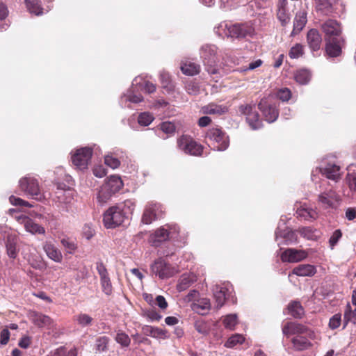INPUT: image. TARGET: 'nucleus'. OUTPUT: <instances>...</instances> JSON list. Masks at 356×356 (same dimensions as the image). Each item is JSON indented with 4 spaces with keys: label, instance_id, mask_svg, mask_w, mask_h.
Listing matches in <instances>:
<instances>
[{
    "label": "nucleus",
    "instance_id": "obj_63",
    "mask_svg": "<svg viewBox=\"0 0 356 356\" xmlns=\"http://www.w3.org/2000/svg\"><path fill=\"white\" fill-rule=\"evenodd\" d=\"M97 270L100 276V279L108 276L107 269L102 262L97 263Z\"/></svg>",
    "mask_w": 356,
    "mask_h": 356
},
{
    "label": "nucleus",
    "instance_id": "obj_45",
    "mask_svg": "<svg viewBox=\"0 0 356 356\" xmlns=\"http://www.w3.org/2000/svg\"><path fill=\"white\" fill-rule=\"evenodd\" d=\"M213 296L217 303V307H221L226 300V290L223 288H220L219 290H216L214 292Z\"/></svg>",
    "mask_w": 356,
    "mask_h": 356
},
{
    "label": "nucleus",
    "instance_id": "obj_46",
    "mask_svg": "<svg viewBox=\"0 0 356 356\" xmlns=\"http://www.w3.org/2000/svg\"><path fill=\"white\" fill-rule=\"evenodd\" d=\"M297 214L305 220L315 219L316 218V211L309 209L300 208L297 210Z\"/></svg>",
    "mask_w": 356,
    "mask_h": 356
},
{
    "label": "nucleus",
    "instance_id": "obj_34",
    "mask_svg": "<svg viewBox=\"0 0 356 356\" xmlns=\"http://www.w3.org/2000/svg\"><path fill=\"white\" fill-rule=\"evenodd\" d=\"M246 121L250 127L254 129H258L261 127V121L259 119V115L257 111H252L247 117Z\"/></svg>",
    "mask_w": 356,
    "mask_h": 356
},
{
    "label": "nucleus",
    "instance_id": "obj_17",
    "mask_svg": "<svg viewBox=\"0 0 356 356\" xmlns=\"http://www.w3.org/2000/svg\"><path fill=\"white\" fill-rule=\"evenodd\" d=\"M18 221L24 225V227L27 232L33 234H44L45 233V229L43 227L35 223L31 218L26 216L19 217Z\"/></svg>",
    "mask_w": 356,
    "mask_h": 356
},
{
    "label": "nucleus",
    "instance_id": "obj_2",
    "mask_svg": "<svg viewBox=\"0 0 356 356\" xmlns=\"http://www.w3.org/2000/svg\"><path fill=\"white\" fill-rule=\"evenodd\" d=\"M227 37L236 39H243L246 37H252L255 33L254 28L252 23H236L226 25Z\"/></svg>",
    "mask_w": 356,
    "mask_h": 356
},
{
    "label": "nucleus",
    "instance_id": "obj_15",
    "mask_svg": "<svg viewBox=\"0 0 356 356\" xmlns=\"http://www.w3.org/2000/svg\"><path fill=\"white\" fill-rule=\"evenodd\" d=\"M307 43L312 51L320 50L322 44V36L316 29L308 31L306 36Z\"/></svg>",
    "mask_w": 356,
    "mask_h": 356
},
{
    "label": "nucleus",
    "instance_id": "obj_13",
    "mask_svg": "<svg viewBox=\"0 0 356 356\" xmlns=\"http://www.w3.org/2000/svg\"><path fill=\"white\" fill-rule=\"evenodd\" d=\"M325 35V40L342 35L341 24L335 19H328L321 26Z\"/></svg>",
    "mask_w": 356,
    "mask_h": 356
},
{
    "label": "nucleus",
    "instance_id": "obj_16",
    "mask_svg": "<svg viewBox=\"0 0 356 356\" xmlns=\"http://www.w3.org/2000/svg\"><path fill=\"white\" fill-rule=\"evenodd\" d=\"M312 339L305 334L294 336L291 340L292 349L295 351H304L312 348Z\"/></svg>",
    "mask_w": 356,
    "mask_h": 356
},
{
    "label": "nucleus",
    "instance_id": "obj_27",
    "mask_svg": "<svg viewBox=\"0 0 356 356\" xmlns=\"http://www.w3.org/2000/svg\"><path fill=\"white\" fill-rule=\"evenodd\" d=\"M24 3L28 11L36 16L43 14V7L40 0H24Z\"/></svg>",
    "mask_w": 356,
    "mask_h": 356
},
{
    "label": "nucleus",
    "instance_id": "obj_30",
    "mask_svg": "<svg viewBox=\"0 0 356 356\" xmlns=\"http://www.w3.org/2000/svg\"><path fill=\"white\" fill-rule=\"evenodd\" d=\"M339 170V166L329 163L323 169V174L329 179L337 181L340 178Z\"/></svg>",
    "mask_w": 356,
    "mask_h": 356
},
{
    "label": "nucleus",
    "instance_id": "obj_6",
    "mask_svg": "<svg viewBox=\"0 0 356 356\" xmlns=\"http://www.w3.org/2000/svg\"><path fill=\"white\" fill-rule=\"evenodd\" d=\"M282 332L286 337L290 336H298L301 334H305L310 339H314L315 334L307 326L297 323L289 321L286 323L282 327Z\"/></svg>",
    "mask_w": 356,
    "mask_h": 356
},
{
    "label": "nucleus",
    "instance_id": "obj_31",
    "mask_svg": "<svg viewBox=\"0 0 356 356\" xmlns=\"http://www.w3.org/2000/svg\"><path fill=\"white\" fill-rule=\"evenodd\" d=\"M7 254L9 257L15 259L18 254L17 249V238L14 236H8L6 243Z\"/></svg>",
    "mask_w": 356,
    "mask_h": 356
},
{
    "label": "nucleus",
    "instance_id": "obj_49",
    "mask_svg": "<svg viewBox=\"0 0 356 356\" xmlns=\"http://www.w3.org/2000/svg\"><path fill=\"white\" fill-rule=\"evenodd\" d=\"M165 227L169 233L170 239L177 238L179 233V227L177 224H166Z\"/></svg>",
    "mask_w": 356,
    "mask_h": 356
},
{
    "label": "nucleus",
    "instance_id": "obj_41",
    "mask_svg": "<svg viewBox=\"0 0 356 356\" xmlns=\"http://www.w3.org/2000/svg\"><path fill=\"white\" fill-rule=\"evenodd\" d=\"M74 321L81 327L89 326L92 324L93 318L87 314L80 313L74 316Z\"/></svg>",
    "mask_w": 356,
    "mask_h": 356
},
{
    "label": "nucleus",
    "instance_id": "obj_3",
    "mask_svg": "<svg viewBox=\"0 0 356 356\" xmlns=\"http://www.w3.org/2000/svg\"><path fill=\"white\" fill-rule=\"evenodd\" d=\"M125 217V213L122 207L113 206L104 213L103 222L107 229L115 228L124 222Z\"/></svg>",
    "mask_w": 356,
    "mask_h": 356
},
{
    "label": "nucleus",
    "instance_id": "obj_39",
    "mask_svg": "<svg viewBox=\"0 0 356 356\" xmlns=\"http://www.w3.org/2000/svg\"><path fill=\"white\" fill-rule=\"evenodd\" d=\"M110 339L108 337L102 336L96 339L95 350L97 353H103L108 350Z\"/></svg>",
    "mask_w": 356,
    "mask_h": 356
},
{
    "label": "nucleus",
    "instance_id": "obj_28",
    "mask_svg": "<svg viewBox=\"0 0 356 356\" xmlns=\"http://www.w3.org/2000/svg\"><path fill=\"white\" fill-rule=\"evenodd\" d=\"M316 8L325 15H330L334 13V6L331 0H315Z\"/></svg>",
    "mask_w": 356,
    "mask_h": 356
},
{
    "label": "nucleus",
    "instance_id": "obj_55",
    "mask_svg": "<svg viewBox=\"0 0 356 356\" xmlns=\"http://www.w3.org/2000/svg\"><path fill=\"white\" fill-rule=\"evenodd\" d=\"M342 236V232L340 229H336L329 240V244L331 249H333Z\"/></svg>",
    "mask_w": 356,
    "mask_h": 356
},
{
    "label": "nucleus",
    "instance_id": "obj_58",
    "mask_svg": "<svg viewBox=\"0 0 356 356\" xmlns=\"http://www.w3.org/2000/svg\"><path fill=\"white\" fill-rule=\"evenodd\" d=\"M65 193L66 191L65 190L58 187L57 190L53 194L52 198L54 201L60 203L65 202Z\"/></svg>",
    "mask_w": 356,
    "mask_h": 356
},
{
    "label": "nucleus",
    "instance_id": "obj_37",
    "mask_svg": "<svg viewBox=\"0 0 356 356\" xmlns=\"http://www.w3.org/2000/svg\"><path fill=\"white\" fill-rule=\"evenodd\" d=\"M47 356H77V350L76 348L67 350L66 348L61 346L51 352Z\"/></svg>",
    "mask_w": 356,
    "mask_h": 356
},
{
    "label": "nucleus",
    "instance_id": "obj_52",
    "mask_svg": "<svg viewBox=\"0 0 356 356\" xmlns=\"http://www.w3.org/2000/svg\"><path fill=\"white\" fill-rule=\"evenodd\" d=\"M277 97L282 102H287L291 97V92L287 88H283L277 90Z\"/></svg>",
    "mask_w": 356,
    "mask_h": 356
},
{
    "label": "nucleus",
    "instance_id": "obj_7",
    "mask_svg": "<svg viewBox=\"0 0 356 356\" xmlns=\"http://www.w3.org/2000/svg\"><path fill=\"white\" fill-rule=\"evenodd\" d=\"M164 210L160 203L150 202L146 205L143 216L142 222L144 224L149 225L153 221L163 218Z\"/></svg>",
    "mask_w": 356,
    "mask_h": 356
},
{
    "label": "nucleus",
    "instance_id": "obj_29",
    "mask_svg": "<svg viewBox=\"0 0 356 356\" xmlns=\"http://www.w3.org/2000/svg\"><path fill=\"white\" fill-rule=\"evenodd\" d=\"M289 314L295 318H302L305 315V310L298 301L291 302L287 307Z\"/></svg>",
    "mask_w": 356,
    "mask_h": 356
},
{
    "label": "nucleus",
    "instance_id": "obj_32",
    "mask_svg": "<svg viewBox=\"0 0 356 356\" xmlns=\"http://www.w3.org/2000/svg\"><path fill=\"white\" fill-rule=\"evenodd\" d=\"M181 70L186 75L193 76L200 73V66L195 63L188 62L181 66Z\"/></svg>",
    "mask_w": 356,
    "mask_h": 356
},
{
    "label": "nucleus",
    "instance_id": "obj_51",
    "mask_svg": "<svg viewBox=\"0 0 356 356\" xmlns=\"http://www.w3.org/2000/svg\"><path fill=\"white\" fill-rule=\"evenodd\" d=\"M60 243L66 249L67 252L70 254L73 253V252L77 248L76 244L74 242L73 240L70 238H63L60 241Z\"/></svg>",
    "mask_w": 356,
    "mask_h": 356
},
{
    "label": "nucleus",
    "instance_id": "obj_48",
    "mask_svg": "<svg viewBox=\"0 0 356 356\" xmlns=\"http://www.w3.org/2000/svg\"><path fill=\"white\" fill-rule=\"evenodd\" d=\"M298 232L300 233V234L303 236L304 238H306L309 240L314 239L316 235H315V231L310 227H303L298 229Z\"/></svg>",
    "mask_w": 356,
    "mask_h": 356
},
{
    "label": "nucleus",
    "instance_id": "obj_33",
    "mask_svg": "<svg viewBox=\"0 0 356 356\" xmlns=\"http://www.w3.org/2000/svg\"><path fill=\"white\" fill-rule=\"evenodd\" d=\"M145 333L149 334L154 338H167V331L159 327L146 325L143 328Z\"/></svg>",
    "mask_w": 356,
    "mask_h": 356
},
{
    "label": "nucleus",
    "instance_id": "obj_47",
    "mask_svg": "<svg viewBox=\"0 0 356 356\" xmlns=\"http://www.w3.org/2000/svg\"><path fill=\"white\" fill-rule=\"evenodd\" d=\"M102 291L108 296L112 293L113 287L109 276L100 279Z\"/></svg>",
    "mask_w": 356,
    "mask_h": 356
},
{
    "label": "nucleus",
    "instance_id": "obj_23",
    "mask_svg": "<svg viewBox=\"0 0 356 356\" xmlns=\"http://www.w3.org/2000/svg\"><path fill=\"white\" fill-rule=\"evenodd\" d=\"M43 249L49 259L58 263L62 261V253L54 244L46 243L43 246Z\"/></svg>",
    "mask_w": 356,
    "mask_h": 356
},
{
    "label": "nucleus",
    "instance_id": "obj_8",
    "mask_svg": "<svg viewBox=\"0 0 356 356\" xmlns=\"http://www.w3.org/2000/svg\"><path fill=\"white\" fill-rule=\"evenodd\" d=\"M19 188L26 195L37 200L42 199L37 179L33 177H25L19 180Z\"/></svg>",
    "mask_w": 356,
    "mask_h": 356
},
{
    "label": "nucleus",
    "instance_id": "obj_60",
    "mask_svg": "<svg viewBox=\"0 0 356 356\" xmlns=\"http://www.w3.org/2000/svg\"><path fill=\"white\" fill-rule=\"evenodd\" d=\"M145 316L152 321H159L162 318V316L153 309L147 310Z\"/></svg>",
    "mask_w": 356,
    "mask_h": 356
},
{
    "label": "nucleus",
    "instance_id": "obj_10",
    "mask_svg": "<svg viewBox=\"0 0 356 356\" xmlns=\"http://www.w3.org/2000/svg\"><path fill=\"white\" fill-rule=\"evenodd\" d=\"M92 155V149L90 147H83L79 149L72 156L73 164L79 170H84L88 168V163Z\"/></svg>",
    "mask_w": 356,
    "mask_h": 356
},
{
    "label": "nucleus",
    "instance_id": "obj_20",
    "mask_svg": "<svg viewBox=\"0 0 356 356\" xmlns=\"http://www.w3.org/2000/svg\"><path fill=\"white\" fill-rule=\"evenodd\" d=\"M307 22V12L305 10H299L295 16L293 20V29L291 35L298 34L305 26Z\"/></svg>",
    "mask_w": 356,
    "mask_h": 356
},
{
    "label": "nucleus",
    "instance_id": "obj_54",
    "mask_svg": "<svg viewBox=\"0 0 356 356\" xmlns=\"http://www.w3.org/2000/svg\"><path fill=\"white\" fill-rule=\"evenodd\" d=\"M341 314L340 313L336 314L331 317L329 321V327L332 330H335L341 325Z\"/></svg>",
    "mask_w": 356,
    "mask_h": 356
},
{
    "label": "nucleus",
    "instance_id": "obj_59",
    "mask_svg": "<svg viewBox=\"0 0 356 356\" xmlns=\"http://www.w3.org/2000/svg\"><path fill=\"white\" fill-rule=\"evenodd\" d=\"M95 230L89 224H85L82 228V235L87 240H90L95 235Z\"/></svg>",
    "mask_w": 356,
    "mask_h": 356
},
{
    "label": "nucleus",
    "instance_id": "obj_21",
    "mask_svg": "<svg viewBox=\"0 0 356 356\" xmlns=\"http://www.w3.org/2000/svg\"><path fill=\"white\" fill-rule=\"evenodd\" d=\"M197 280L196 276L193 273H184L178 280L177 289L178 291H184L188 289Z\"/></svg>",
    "mask_w": 356,
    "mask_h": 356
},
{
    "label": "nucleus",
    "instance_id": "obj_22",
    "mask_svg": "<svg viewBox=\"0 0 356 356\" xmlns=\"http://www.w3.org/2000/svg\"><path fill=\"white\" fill-rule=\"evenodd\" d=\"M31 319L35 325L40 327H50L53 323L49 316L38 312H33L31 314Z\"/></svg>",
    "mask_w": 356,
    "mask_h": 356
},
{
    "label": "nucleus",
    "instance_id": "obj_40",
    "mask_svg": "<svg viewBox=\"0 0 356 356\" xmlns=\"http://www.w3.org/2000/svg\"><path fill=\"white\" fill-rule=\"evenodd\" d=\"M305 54V47L300 43H296L289 51V56L291 59H296L302 56Z\"/></svg>",
    "mask_w": 356,
    "mask_h": 356
},
{
    "label": "nucleus",
    "instance_id": "obj_26",
    "mask_svg": "<svg viewBox=\"0 0 356 356\" xmlns=\"http://www.w3.org/2000/svg\"><path fill=\"white\" fill-rule=\"evenodd\" d=\"M203 112L209 115H221L228 112V107L225 105L211 103L203 107Z\"/></svg>",
    "mask_w": 356,
    "mask_h": 356
},
{
    "label": "nucleus",
    "instance_id": "obj_18",
    "mask_svg": "<svg viewBox=\"0 0 356 356\" xmlns=\"http://www.w3.org/2000/svg\"><path fill=\"white\" fill-rule=\"evenodd\" d=\"M287 0H279L277 5V17L282 26H286L290 22V13L286 8Z\"/></svg>",
    "mask_w": 356,
    "mask_h": 356
},
{
    "label": "nucleus",
    "instance_id": "obj_11",
    "mask_svg": "<svg viewBox=\"0 0 356 356\" xmlns=\"http://www.w3.org/2000/svg\"><path fill=\"white\" fill-rule=\"evenodd\" d=\"M325 40V52L330 57H338L342 54V49L346 46L343 36L332 38Z\"/></svg>",
    "mask_w": 356,
    "mask_h": 356
},
{
    "label": "nucleus",
    "instance_id": "obj_38",
    "mask_svg": "<svg viewBox=\"0 0 356 356\" xmlns=\"http://www.w3.org/2000/svg\"><path fill=\"white\" fill-rule=\"evenodd\" d=\"M237 323L238 318L236 314H228L222 318V324L226 329L234 330Z\"/></svg>",
    "mask_w": 356,
    "mask_h": 356
},
{
    "label": "nucleus",
    "instance_id": "obj_42",
    "mask_svg": "<svg viewBox=\"0 0 356 356\" xmlns=\"http://www.w3.org/2000/svg\"><path fill=\"white\" fill-rule=\"evenodd\" d=\"M245 341V337L240 334L232 335L225 343V346L232 348L237 344H242Z\"/></svg>",
    "mask_w": 356,
    "mask_h": 356
},
{
    "label": "nucleus",
    "instance_id": "obj_64",
    "mask_svg": "<svg viewBox=\"0 0 356 356\" xmlns=\"http://www.w3.org/2000/svg\"><path fill=\"white\" fill-rule=\"evenodd\" d=\"M93 174L97 177H104L106 175L107 171L102 165H98L94 168Z\"/></svg>",
    "mask_w": 356,
    "mask_h": 356
},
{
    "label": "nucleus",
    "instance_id": "obj_61",
    "mask_svg": "<svg viewBox=\"0 0 356 356\" xmlns=\"http://www.w3.org/2000/svg\"><path fill=\"white\" fill-rule=\"evenodd\" d=\"M253 106L251 104H241L238 106V111L241 114L247 117L252 111Z\"/></svg>",
    "mask_w": 356,
    "mask_h": 356
},
{
    "label": "nucleus",
    "instance_id": "obj_36",
    "mask_svg": "<svg viewBox=\"0 0 356 356\" xmlns=\"http://www.w3.org/2000/svg\"><path fill=\"white\" fill-rule=\"evenodd\" d=\"M155 241H154V245H156V242H163L170 239L169 233L167 231L165 225L156 229L154 234Z\"/></svg>",
    "mask_w": 356,
    "mask_h": 356
},
{
    "label": "nucleus",
    "instance_id": "obj_24",
    "mask_svg": "<svg viewBox=\"0 0 356 356\" xmlns=\"http://www.w3.org/2000/svg\"><path fill=\"white\" fill-rule=\"evenodd\" d=\"M316 273V267L310 264H300L296 266L292 270L293 274L302 277L313 276Z\"/></svg>",
    "mask_w": 356,
    "mask_h": 356
},
{
    "label": "nucleus",
    "instance_id": "obj_43",
    "mask_svg": "<svg viewBox=\"0 0 356 356\" xmlns=\"http://www.w3.org/2000/svg\"><path fill=\"white\" fill-rule=\"evenodd\" d=\"M112 195L113 193L102 185L97 193V199L100 204H104L108 201Z\"/></svg>",
    "mask_w": 356,
    "mask_h": 356
},
{
    "label": "nucleus",
    "instance_id": "obj_9",
    "mask_svg": "<svg viewBox=\"0 0 356 356\" xmlns=\"http://www.w3.org/2000/svg\"><path fill=\"white\" fill-rule=\"evenodd\" d=\"M201 57L203 59L206 70L210 74H216L218 73L217 67V56L216 51L209 46L202 47L201 50Z\"/></svg>",
    "mask_w": 356,
    "mask_h": 356
},
{
    "label": "nucleus",
    "instance_id": "obj_56",
    "mask_svg": "<svg viewBox=\"0 0 356 356\" xmlns=\"http://www.w3.org/2000/svg\"><path fill=\"white\" fill-rule=\"evenodd\" d=\"M104 163L106 165L113 169L118 168L120 165V161L117 158L112 156H106L104 158Z\"/></svg>",
    "mask_w": 356,
    "mask_h": 356
},
{
    "label": "nucleus",
    "instance_id": "obj_50",
    "mask_svg": "<svg viewBox=\"0 0 356 356\" xmlns=\"http://www.w3.org/2000/svg\"><path fill=\"white\" fill-rule=\"evenodd\" d=\"M9 201L13 205L25 207L29 208L33 207V205L29 203V202L25 201L14 195H11L9 197Z\"/></svg>",
    "mask_w": 356,
    "mask_h": 356
},
{
    "label": "nucleus",
    "instance_id": "obj_1",
    "mask_svg": "<svg viewBox=\"0 0 356 356\" xmlns=\"http://www.w3.org/2000/svg\"><path fill=\"white\" fill-rule=\"evenodd\" d=\"M177 147L186 154L200 156L202 154L204 147L196 142L191 136L183 134L177 138Z\"/></svg>",
    "mask_w": 356,
    "mask_h": 356
},
{
    "label": "nucleus",
    "instance_id": "obj_57",
    "mask_svg": "<svg viewBox=\"0 0 356 356\" xmlns=\"http://www.w3.org/2000/svg\"><path fill=\"white\" fill-rule=\"evenodd\" d=\"M161 129L167 134H172L175 131V126L170 122H163L160 124Z\"/></svg>",
    "mask_w": 356,
    "mask_h": 356
},
{
    "label": "nucleus",
    "instance_id": "obj_4",
    "mask_svg": "<svg viewBox=\"0 0 356 356\" xmlns=\"http://www.w3.org/2000/svg\"><path fill=\"white\" fill-rule=\"evenodd\" d=\"M210 145L219 151L225 150L229 144V137L226 133L220 128L209 129L206 134Z\"/></svg>",
    "mask_w": 356,
    "mask_h": 356
},
{
    "label": "nucleus",
    "instance_id": "obj_35",
    "mask_svg": "<svg viewBox=\"0 0 356 356\" xmlns=\"http://www.w3.org/2000/svg\"><path fill=\"white\" fill-rule=\"evenodd\" d=\"M311 79V72L306 69H300L295 74V79L300 84H307Z\"/></svg>",
    "mask_w": 356,
    "mask_h": 356
},
{
    "label": "nucleus",
    "instance_id": "obj_12",
    "mask_svg": "<svg viewBox=\"0 0 356 356\" xmlns=\"http://www.w3.org/2000/svg\"><path fill=\"white\" fill-rule=\"evenodd\" d=\"M258 108L263 114L265 120L270 123L275 122L279 116V111L275 105L269 102L266 98L260 100L258 104Z\"/></svg>",
    "mask_w": 356,
    "mask_h": 356
},
{
    "label": "nucleus",
    "instance_id": "obj_14",
    "mask_svg": "<svg viewBox=\"0 0 356 356\" xmlns=\"http://www.w3.org/2000/svg\"><path fill=\"white\" fill-rule=\"evenodd\" d=\"M307 254L304 250H298L292 248L285 250L281 254L283 262L295 263L305 259Z\"/></svg>",
    "mask_w": 356,
    "mask_h": 356
},
{
    "label": "nucleus",
    "instance_id": "obj_44",
    "mask_svg": "<svg viewBox=\"0 0 356 356\" xmlns=\"http://www.w3.org/2000/svg\"><path fill=\"white\" fill-rule=\"evenodd\" d=\"M115 340L119 344H120L122 347H128L130 345L131 339L128 334L122 331H119L115 337Z\"/></svg>",
    "mask_w": 356,
    "mask_h": 356
},
{
    "label": "nucleus",
    "instance_id": "obj_53",
    "mask_svg": "<svg viewBox=\"0 0 356 356\" xmlns=\"http://www.w3.org/2000/svg\"><path fill=\"white\" fill-rule=\"evenodd\" d=\"M154 117L149 113H143L139 115L138 122L140 124L147 126L153 121Z\"/></svg>",
    "mask_w": 356,
    "mask_h": 356
},
{
    "label": "nucleus",
    "instance_id": "obj_62",
    "mask_svg": "<svg viewBox=\"0 0 356 356\" xmlns=\"http://www.w3.org/2000/svg\"><path fill=\"white\" fill-rule=\"evenodd\" d=\"M347 180L350 189L356 191V173H348Z\"/></svg>",
    "mask_w": 356,
    "mask_h": 356
},
{
    "label": "nucleus",
    "instance_id": "obj_5",
    "mask_svg": "<svg viewBox=\"0 0 356 356\" xmlns=\"http://www.w3.org/2000/svg\"><path fill=\"white\" fill-rule=\"evenodd\" d=\"M150 268L151 273L161 280L170 278L177 273L176 269L162 258L155 260Z\"/></svg>",
    "mask_w": 356,
    "mask_h": 356
},
{
    "label": "nucleus",
    "instance_id": "obj_19",
    "mask_svg": "<svg viewBox=\"0 0 356 356\" xmlns=\"http://www.w3.org/2000/svg\"><path fill=\"white\" fill-rule=\"evenodd\" d=\"M318 202L325 208H330L334 206V202L339 201V195L332 189L321 193L318 195Z\"/></svg>",
    "mask_w": 356,
    "mask_h": 356
},
{
    "label": "nucleus",
    "instance_id": "obj_25",
    "mask_svg": "<svg viewBox=\"0 0 356 356\" xmlns=\"http://www.w3.org/2000/svg\"><path fill=\"white\" fill-rule=\"evenodd\" d=\"M103 185L114 194L122 188L123 182L120 177L113 175L111 176Z\"/></svg>",
    "mask_w": 356,
    "mask_h": 356
}]
</instances>
